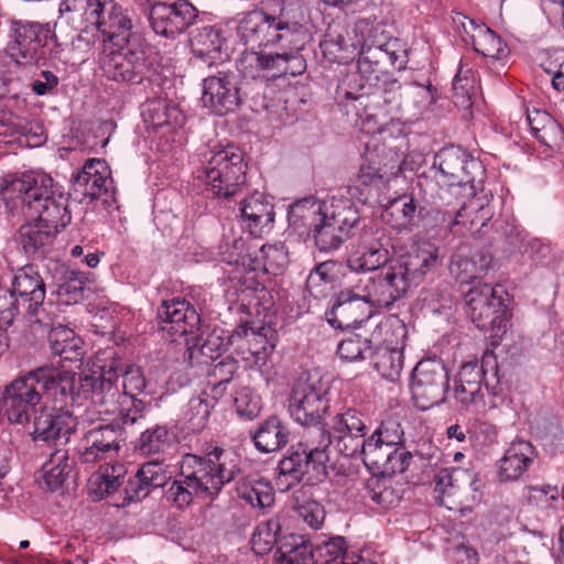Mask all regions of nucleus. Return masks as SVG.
<instances>
[{"mask_svg": "<svg viewBox=\"0 0 564 564\" xmlns=\"http://www.w3.org/2000/svg\"><path fill=\"white\" fill-rule=\"evenodd\" d=\"M328 409L327 387L317 375L301 377L289 397V413L307 430L324 427L323 415Z\"/></svg>", "mask_w": 564, "mask_h": 564, "instance_id": "8", "label": "nucleus"}, {"mask_svg": "<svg viewBox=\"0 0 564 564\" xmlns=\"http://www.w3.org/2000/svg\"><path fill=\"white\" fill-rule=\"evenodd\" d=\"M234 404L237 413L248 420L257 417L261 410V400L251 389L243 387L236 391Z\"/></svg>", "mask_w": 564, "mask_h": 564, "instance_id": "64", "label": "nucleus"}, {"mask_svg": "<svg viewBox=\"0 0 564 564\" xmlns=\"http://www.w3.org/2000/svg\"><path fill=\"white\" fill-rule=\"evenodd\" d=\"M264 11H253L247 14L239 24V34L246 44L251 46H271V18Z\"/></svg>", "mask_w": 564, "mask_h": 564, "instance_id": "42", "label": "nucleus"}, {"mask_svg": "<svg viewBox=\"0 0 564 564\" xmlns=\"http://www.w3.org/2000/svg\"><path fill=\"white\" fill-rule=\"evenodd\" d=\"M499 383L498 364L492 352L486 351L481 364L477 361L465 362L457 375L453 395L463 406L476 405L484 402L482 386L497 394Z\"/></svg>", "mask_w": 564, "mask_h": 564, "instance_id": "9", "label": "nucleus"}, {"mask_svg": "<svg viewBox=\"0 0 564 564\" xmlns=\"http://www.w3.org/2000/svg\"><path fill=\"white\" fill-rule=\"evenodd\" d=\"M87 279L85 274L76 270H66L63 275V282L58 286V297L65 304H76L83 301L89 289L86 286Z\"/></svg>", "mask_w": 564, "mask_h": 564, "instance_id": "54", "label": "nucleus"}, {"mask_svg": "<svg viewBox=\"0 0 564 564\" xmlns=\"http://www.w3.org/2000/svg\"><path fill=\"white\" fill-rule=\"evenodd\" d=\"M25 308L24 317L29 323V326L35 334L41 336L48 335V330L52 328H56V323L52 316V312L48 308H52V304L47 305L42 303H35V301L25 304L23 306Z\"/></svg>", "mask_w": 564, "mask_h": 564, "instance_id": "58", "label": "nucleus"}, {"mask_svg": "<svg viewBox=\"0 0 564 564\" xmlns=\"http://www.w3.org/2000/svg\"><path fill=\"white\" fill-rule=\"evenodd\" d=\"M7 56L19 66H32L45 58V46L52 39L48 23L29 20H10L7 31Z\"/></svg>", "mask_w": 564, "mask_h": 564, "instance_id": "7", "label": "nucleus"}, {"mask_svg": "<svg viewBox=\"0 0 564 564\" xmlns=\"http://www.w3.org/2000/svg\"><path fill=\"white\" fill-rule=\"evenodd\" d=\"M366 433H327L324 427L306 430L303 438L292 446L290 454L284 456L276 466L275 486L285 492L300 484L310 469L324 467L328 462V448L344 457H362L368 438Z\"/></svg>", "mask_w": 564, "mask_h": 564, "instance_id": "2", "label": "nucleus"}, {"mask_svg": "<svg viewBox=\"0 0 564 564\" xmlns=\"http://www.w3.org/2000/svg\"><path fill=\"white\" fill-rule=\"evenodd\" d=\"M329 204L315 199L314 197H305L292 204L289 209V217L294 221L301 220L303 224L311 220V226L321 216Z\"/></svg>", "mask_w": 564, "mask_h": 564, "instance_id": "61", "label": "nucleus"}, {"mask_svg": "<svg viewBox=\"0 0 564 564\" xmlns=\"http://www.w3.org/2000/svg\"><path fill=\"white\" fill-rule=\"evenodd\" d=\"M408 292L406 282L401 281L390 265L382 274L373 276L372 308L389 307Z\"/></svg>", "mask_w": 564, "mask_h": 564, "instance_id": "40", "label": "nucleus"}, {"mask_svg": "<svg viewBox=\"0 0 564 564\" xmlns=\"http://www.w3.org/2000/svg\"><path fill=\"white\" fill-rule=\"evenodd\" d=\"M454 21L455 23H460L467 34L469 33V29L476 32L470 35V40L474 50L478 54L490 58H501L506 55V45L501 37L491 29L477 25L474 20L460 13L458 14L457 20L454 19Z\"/></svg>", "mask_w": 564, "mask_h": 564, "instance_id": "37", "label": "nucleus"}, {"mask_svg": "<svg viewBox=\"0 0 564 564\" xmlns=\"http://www.w3.org/2000/svg\"><path fill=\"white\" fill-rule=\"evenodd\" d=\"M226 39L220 28L216 25H204L195 28L189 32L191 51L196 58L212 65L220 58Z\"/></svg>", "mask_w": 564, "mask_h": 564, "instance_id": "36", "label": "nucleus"}, {"mask_svg": "<svg viewBox=\"0 0 564 564\" xmlns=\"http://www.w3.org/2000/svg\"><path fill=\"white\" fill-rule=\"evenodd\" d=\"M433 167L437 169L438 182L447 186L468 185L473 192L485 175L482 163L456 145L441 149L434 155Z\"/></svg>", "mask_w": 564, "mask_h": 564, "instance_id": "12", "label": "nucleus"}, {"mask_svg": "<svg viewBox=\"0 0 564 564\" xmlns=\"http://www.w3.org/2000/svg\"><path fill=\"white\" fill-rule=\"evenodd\" d=\"M373 308L367 301L355 299L348 291H339L332 300V306L326 312L328 323L336 328L347 329L368 321Z\"/></svg>", "mask_w": 564, "mask_h": 564, "instance_id": "26", "label": "nucleus"}, {"mask_svg": "<svg viewBox=\"0 0 564 564\" xmlns=\"http://www.w3.org/2000/svg\"><path fill=\"white\" fill-rule=\"evenodd\" d=\"M240 473V458L231 452L215 447L205 456L187 454L181 463V476L189 480L188 487L214 499L223 487Z\"/></svg>", "mask_w": 564, "mask_h": 564, "instance_id": "3", "label": "nucleus"}, {"mask_svg": "<svg viewBox=\"0 0 564 564\" xmlns=\"http://www.w3.org/2000/svg\"><path fill=\"white\" fill-rule=\"evenodd\" d=\"M96 30L102 35L104 42H109L112 46L128 45L134 35L128 10L113 0L107 1Z\"/></svg>", "mask_w": 564, "mask_h": 564, "instance_id": "31", "label": "nucleus"}, {"mask_svg": "<svg viewBox=\"0 0 564 564\" xmlns=\"http://www.w3.org/2000/svg\"><path fill=\"white\" fill-rule=\"evenodd\" d=\"M373 367L380 376L391 382L399 380L403 369V350L401 347L376 346L370 355Z\"/></svg>", "mask_w": 564, "mask_h": 564, "instance_id": "47", "label": "nucleus"}, {"mask_svg": "<svg viewBox=\"0 0 564 564\" xmlns=\"http://www.w3.org/2000/svg\"><path fill=\"white\" fill-rule=\"evenodd\" d=\"M327 433H367L366 417L356 408H343L330 420Z\"/></svg>", "mask_w": 564, "mask_h": 564, "instance_id": "53", "label": "nucleus"}, {"mask_svg": "<svg viewBox=\"0 0 564 564\" xmlns=\"http://www.w3.org/2000/svg\"><path fill=\"white\" fill-rule=\"evenodd\" d=\"M368 90H360L357 94H365L364 101L369 100L372 105L381 107L382 111L387 115L398 112L402 106L404 94L410 95L419 87H403L402 84L389 76L383 78L378 85L367 87Z\"/></svg>", "mask_w": 564, "mask_h": 564, "instance_id": "35", "label": "nucleus"}, {"mask_svg": "<svg viewBox=\"0 0 564 564\" xmlns=\"http://www.w3.org/2000/svg\"><path fill=\"white\" fill-rule=\"evenodd\" d=\"M388 58L381 47L364 43L358 56V73L343 79L337 88V97L359 101L367 109L370 104H364L365 94L357 93L392 75Z\"/></svg>", "mask_w": 564, "mask_h": 564, "instance_id": "10", "label": "nucleus"}, {"mask_svg": "<svg viewBox=\"0 0 564 564\" xmlns=\"http://www.w3.org/2000/svg\"><path fill=\"white\" fill-rule=\"evenodd\" d=\"M453 101L460 109H469L473 106V97L476 91L475 79L470 68L460 66L453 80Z\"/></svg>", "mask_w": 564, "mask_h": 564, "instance_id": "59", "label": "nucleus"}, {"mask_svg": "<svg viewBox=\"0 0 564 564\" xmlns=\"http://www.w3.org/2000/svg\"><path fill=\"white\" fill-rule=\"evenodd\" d=\"M124 441V431L119 422L99 423L88 429L79 452L83 463L91 464L118 453Z\"/></svg>", "mask_w": 564, "mask_h": 564, "instance_id": "21", "label": "nucleus"}, {"mask_svg": "<svg viewBox=\"0 0 564 564\" xmlns=\"http://www.w3.org/2000/svg\"><path fill=\"white\" fill-rule=\"evenodd\" d=\"M74 463L69 459L65 449L56 448L50 454L48 460L42 466V479L44 487L50 491L63 488L72 473Z\"/></svg>", "mask_w": 564, "mask_h": 564, "instance_id": "45", "label": "nucleus"}, {"mask_svg": "<svg viewBox=\"0 0 564 564\" xmlns=\"http://www.w3.org/2000/svg\"><path fill=\"white\" fill-rule=\"evenodd\" d=\"M437 214L442 216V224L452 235L465 237L480 234L492 218L494 210L489 205L470 203L467 207H462L454 214L440 210Z\"/></svg>", "mask_w": 564, "mask_h": 564, "instance_id": "29", "label": "nucleus"}, {"mask_svg": "<svg viewBox=\"0 0 564 564\" xmlns=\"http://www.w3.org/2000/svg\"><path fill=\"white\" fill-rule=\"evenodd\" d=\"M341 264L335 260L323 261L314 267L306 279V289L314 297H323L340 273Z\"/></svg>", "mask_w": 564, "mask_h": 564, "instance_id": "48", "label": "nucleus"}, {"mask_svg": "<svg viewBox=\"0 0 564 564\" xmlns=\"http://www.w3.org/2000/svg\"><path fill=\"white\" fill-rule=\"evenodd\" d=\"M361 458L373 476H393L406 470L412 455L405 447H392L368 437Z\"/></svg>", "mask_w": 564, "mask_h": 564, "instance_id": "24", "label": "nucleus"}, {"mask_svg": "<svg viewBox=\"0 0 564 564\" xmlns=\"http://www.w3.org/2000/svg\"><path fill=\"white\" fill-rule=\"evenodd\" d=\"M276 561L280 564H314L315 554L312 546L301 541L300 536L290 535L280 541Z\"/></svg>", "mask_w": 564, "mask_h": 564, "instance_id": "50", "label": "nucleus"}, {"mask_svg": "<svg viewBox=\"0 0 564 564\" xmlns=\"http://www.w3.org/2000/svg\"><path fill=\"white\" fill-rule=\"evenodd\" d=\"M376 340H382L379 346L401 347L403 350L406 338L404 323L394 315L382 318L372 333Z\"/></svg>", "mask_w": 564, "mask_h": 564, "instance_id": "52", "label": "nucleus"}, {"mask_svg": "<svg viewBox=\"0 0 564 564\" xmlns=\"http://www.w3.org/2000/svg\"><path fill=\"white\" fill-rule=\"evenodd\" d=\"M2 399L10 423L29 424L39 411L45 409L35 369L18 376L8 383Z\"/></svg>", "mask_w": 564, "mask_h": 564, "instance_id": "11", "label": "nucleus"}, {"mask_svg": "<svg viewBox=\"0 0 564 564\" xmlns=\"http://www.w3.org/2000/svg\"><path fill=\"white\" fill-rule=\"evenodd\" d=\"M238 497L252 508L264 509L274 501V491L269 480L260 477H246L237 484Z\"/></svg>", "mask_w": 564, "mask_h": 564, "instance_id": "46", "label": "nucleus"}, {"mask_svg": "<svg viewBox=\"0 0 564 564\" xmlns=\"http://www.w3.org/2000/svg\"><path fill=\"white\" fill-rule=\"evenodd\" d=\"M503 286L478 284L466 294L468 315L477 328L489 332L492 344H498L507 333L509 312Z\"/></svg>", "mask_w": 564, "mask_h": 564, "instance_id": "5", "label": "nucleus"}, {"mask_svg": "<svg viewBox=\"0 0 564 564\" xmlns=\"http://www.w3.org/2000/svg\"><path fill=\"white\" fill-rule=\"evenodd\" d=\"M200 173L206 191L214 197L228 199L242 193L247 164L242 152L234 147H214L200 153Z\"/></svg>", "mask_w": 564, "mask_h": 564, "instance_id": "4", "label": "nucleus"}, {"mask_svg": "<svg viewBox=\"0 0 564 564\" xmlns=\"http://www.w3.org/2000/svg\"><path fill=\"white\" fill-rule=\"evenodd\" d=\"M33 430L30 435L35 442H44L50 446H64L69 442L75 430V417L67 411L42 409L31 419Z\"/></svg>", "mask_w": 564, "mask_h": 564, "instance_id": "22", "label": "nucleus"}, {"mask_svg": "<svg viewBox=\"0 0 564 564\" xmlns=\"http://www.w3.org/2000/svg\"><path fill=\"white\" fill-rule=\"evenodd\" d=\"M198 15V9L188 0L158 1L150 7L149 22L158 35L174 40L193 26Z\"/></svg>", "mask_w": 564, "mask_h": 564, "instance_id": "15", "label": "nucleus"}, {"mask_svg": "<svg viewBox=\"0 0 564 564\" xmlns=\"http://www.w3.org/2000/svg\"><path fill=\"white\" fill-rule=\"evenodd\" d=\"M212 405L204 400V395L193 397L183 414L185 429L192 433H198L207 425L212 413Z\"/></svg>", "mask_w": 564, "mask_h": 564, "instance_id": "57", "label": "nucleus"}, {"mask_svg": "<svg viewBox=\"0 0 564 564\" xmlns=\"http://www.w3.org/2000/svg\"><path fill=\"white\" fill-rule=\"evenodd\" d=\"M0 194L11 214L35 217L20 227L18 241L28 257L43 259L51 251L59 229L70 223L67 196L54 185L50 175L36 172L6 177Z\"/></svg>", "mask_w": 564, "mask_h": 564, "instance_id": "1", "label": "nucleus"}, {"mask_svg": "<svg viewBox=\"0 0 564 564\" xmlns=\"http://www.w3.org/2000/svg\"><path fill=\"white\" fill-rule=\"evenodd\" d=\"M172 435L166 425H154L141 433L138 448L144 455L159 454L170 447Z\"/></svg>", "mask_w": 564, "mask_h": 564, "instance_id": "56", "label": "nucleus"}, {"mask_svg": "<svg viewBox=\"0 0 564 564\" xmlns=\"http://www.w3.org/2000/svg\"><path fill=\"white\" fill-rule=\"evenodd\" d=\"M491 264V257L484 250H476L470 256L456 253L452 257L449 270L460 283H471L486 274Z\"/></svg>", "mask_w": 564, "mask_h": 564, "instance_id": "39", "label": "nucleus"}, {"mask_svg": "<svg viewBox=\"0 0 564 564\" xmlns=\"http://www.w3.org/2000/svg\"><path fill=\"white\" fill-rule=\"evenodd\" d=\"M449 389V376L441 359L421 360L413 370L412 398L421 410H427L445 401Z\"/></svg>", "mask_w": 564, "mask_h": 564, "instance_id": "14", "label": "nucleus"}, {"mask_svg": "<svg viewBox=\"0 0 564 564\" xmlns=\"http://www.w3.org/2000/svg\"><path fill=\"white\" fill-rule=\"evenodd\" d=\"M240 217L245 228L253 237H260L272 228L273 205L261 193H254L240 202Z\"/></svg>", "mask_w": 564, "mask_h": 564, "instance_id": "33", "label": "nucleus"}, {"mask_svg": "<svg viewBox=\"0 0 564 564\" xmlns=\"http://www.w3.org/2000/svg\"><path fill=\"white\" fill-rule=\"evenodd\" d=\"M310 488H301L293 495V508L299 516L312 528L319 529L324 523L326 512L324 507L308 495Z\"/></svg>", "mask_w": 564, "mask_h": 564, "instance_id": "51", "label": "nucleus"}, {"mask_svg": "<svg viewBox=\"0 0 564 564\" xmlns=\"http://www.w3.org/2000/svg\"><path fill=\"white\" fill-rule=\"evenodd\" d=\"M115 414L117 416L113 422H119L124 429L126 425H133L144 417V404L135 397L123 395Z\"/></svg>", "mask_w": 564, "mask_h": 564, "instance_id": "63", "label": "nucleus"}, {"mask_svg": "<svg viewBox=\"0 0 564 564\" xmlns=\"http://www.w3.org/2000/svg\"><path fill=\"white\" fill-rule=\"evenodd\" d=\"M393 167H389L383 161L382 150L378 147L373 149L367 147L354 178V188L360 192L358 199L366 203L368 200L366 192L388 181L389 175L393 174Z\"/></svg>", "mask_w": 564, "mask_h": 564, "instance_id": "30", "label": "nucleus"}, {"mask_svg": "<svg viewBox=\"0 0 564 564\" xmlns=\"http://www.w3.org/2000/svg\"><path fill=\"white\" fill-rule=\"evenodd\" d=\"M239 75L235 72H218L203 80L202 101L216 116L236 111L242 104Z\"/></svg>", "mask_w": 564, "mask_h": 564, "instance_id": "17", "label": "nucleus"}, {"mask_svg": "<svg viewBox=\"0 0 564 564\" xmlns=\"http://www.w3.org/2000/svg\"><path fill=\"white\" fill-rule=\"evenodd\" d=\"M251 437L259 452L273 453L289 443L290 430L278 416H270L258 425Z\"/></svg>", "mask_w": 564, "mask_h": 564, "instance_id": "38", "label": "nucleus"}, {"mask_svg": "<svg viewBox=\"0 0 564 564\" xmlns=\"http://www.w3.org/2000/svg\"><path fill=\"white\" fill-rule=\"evenodd\" d=\"M440 264L438 249L431 245L420 246L416 250L402 256L392 264L401 281L406 282L408 290L419 285L424 276Z\"/></svg>", "mask_w": 564, "mask_h": 564, "instance_id": "27", "label": "nucleus"}, {"mask_svg": "<svg viewBox=\"0 0 564 564\" xmlns=\"http://www.w3.org/2000/svg\"><path fill=\"white\" fill-rule=\"evenodd\" d=\"M171 479L167 466L160 460H150L140 466L123 489V505L147 498L153 489L164 487Z\"/></svg>", "mask_w": 564, "mask_h": 564, "instance_id": "28", "label": "nucleus"}, {"mask_svg": "<svg viewBox=\"0 0 564 564\" xmlns=\"http://www.w3.org/2000/svg\"><path fill=\"white\" fill-rule=\"evenodd\" d=\"M35 375L45 408L52 403L54 409L62 410L74 405L80 399V394H77L75 372L41 366L35 368Z\"/></svg>", "mask_w": 564, "mask_h": 564, "instance_id": "18", "label": "nucleus"}, {"mask_svg": "<svg viewBox=\"0 0 564 564\" xmlns=\"http://www.w3.org/2000/svg\"><path fill=\"white\" fill-rule=\"evenodd\" d=\"M105 48L101 69L107 79L120 85H141L152 73L151 63L142 50L128 45Z\"/></svg>", "mask_w": 564, "mask_h": 564, "instance_id": "13", "label": "nucleus"}, {"mask_svg": "<svg viewBox=\"0 0 564 564\" xmlns=\"http://www.w3.org/2000/svg\"><path fill=\"white\" fill-rule=\"evenodd\" d=\"M77 394L89 399L93 403L106 406L104 412L115 414L121 394L120 373L112 366L101 367L89 373H82L78 380Z\"/></svg>", "mask_w": 564, "mask_h": 564, "instance_id": "16", "label": "nucleus"}, {"mask_svg": "<svg viewBox=\"0 0 564 564\" xmlns=\"http://www.w3.org/2000/svg\"><path fill=\"white\" fill-rule=\"evenodd\" d=\"M11 286L22 306L35 301L42 303L45 299V283L33 265H25L14 274Z\"/></svg>", "mask_w": 564, "mask_h": 564, "instance_id": "41", "label": "nucleus"}, {"mask_svg": "<svg viewBox=\"0 0 564 564\" xmlns=\"http://www.w3.org/2000/svg\"><path fill=\"white\" fill-rule=\"evenodd\" d=\"M536 456L535 447L529 441H513L498 462L499 480L506 482L520 479Z\"/></svg>", "mask_w": 564, "mask_h": 564, "instance_id": "32", "label": "nucleus"}, {"mask_svg": "<svg viewBox=\"0 0 564 564\" xmlns=\"http://www.w3.org/2000/svg\"><path fill=\"white\" fill-rule=\"evenodd\" d=\"M156 319L161 330L167 332L172 340L176 337L194 335L199 330L200 316L185 299L163 300L156 308Z\"/></svg>", "mask_w": 564, "mask_h": 564, "instance_id": "20", "label": "nucleus"}, {"mask_svg": "<svg viewBox=\"0 0 564 564\" xmlns=\"http://www.w3.org/2000/svg\"><path fill=\"white\" fill-rule=\"evenodd\" d=\"M360 220L350 199H333L313 224L312 234L321 252L337 250L351 235Z\"/></svg>", "mask_w": 564, "mask_h": 564, "instance_id": "6", "label": "nucleus"}, {"mask_svg": "<svg viewBox=\"0 0 564 564\" xmlns=\"http://www.w3.org/2000/svg\"><path fill=\"white\" fill-rule=\"evenodd\" d=\"M360 249L348 259V265L351 270L375 271L386 263L390 258L392 248L390 237L382 228H370L365 230L361 236Z\"/></svg>", "mask_w": 564, "mask_h": 564, "instance_id": "25", "label": "nucleus"}, {"mask_svg": "<svg viewBox=\"0 0 564 564\" xmlns=\"http://www.w3.org/2000/svg\"><path fill=\"white\" fill-rule=\"evenodd\" d=\"M391 476H373L366 486L365 498L381 509H390L395 507L401 496L399 490L393 486Z\"/></svg>", "mask_w": 564, "mask_h": 564, "instance_id": "49", "label": "nucleus"}, {"mask_svg": "<svg viewBox=\"0 0 564 564\" xmlns=\"http://www.w3.org/2000/svg\"><path fill=\"white\" fill-rule=\"evenodd\" d=\"M271 46L279 50H304L307 30L304 26V13L299 4H283L271 18Z\"/></svg>", "mask_w": 564, "mask_h": 564, "instance_id": "19", "label": "nucleus"}, {"mask_svg": "<svg viewBox=\"0 0 564 564\" xmlns=\"http://www.w3.org/2000/svg\"><path fill=\"white\" fill-rule=\"evenodd\" d=\"M280 529L279 519H270L257 525L250 541L254 553L264 555L271 551L273 545L280 544L278 540Z\"/></svg>", "mask_w": 564, "mask_h": 564, "instance_id": "60", "label": "nucleus"}, {"mask_svg": "<svg viewBox=\"0 0 564 564\" xmlns=\"http://www.w3.org/2000/svg\"><path fill=\"white\" fill-rule=\"evenodd\" d=\"M47 340L52 354L59 356L62 360L70 362L82 360V340L67 326L58 323L56 328L48 330Z\"/></svg>", "mask_w": 564, "mask_h": 564, "instance_id": "44", "label": "nucleus"}, {"mask_svg": "<svg viewBox=\"0 0 564 564\" xmlns=\"http://www.w3.org/2000/svg\"><path fill=\"white\" fill-rule=\"evenodd\" d=\"M344 552V538H332L315 547V564H340V561H347Z\"/></svg>", "mask_w": 564, "mask_h": 564, "instance_id": "62", "label": "nucleus"}, {"mask_svg": "<svg viewBox=\"0 0 564 564\" xmlns=\"http://www.w3.org/2000/svg\"><path fill=\"white\" fill-rule=\"evenodd\" d=\"M381 218L397 232H410L419 227L421 209L412 195H399L383 206Z\"/></svg>", "mask_w": 564, "mask_h": 564, "instance_id": "34", "label": "nucleus"}, {"mask_svg": "<svg viewBox=\"0 0 564 564\" xmlns=\"http://www.w3.org/2000/svg\"><path fill=\"white\" fill-rule=\"evenodd\" d=\"M241 339H247L250 352L253 356H260L261 354L267 356L275 347V333L269 326H261L254 330L248 323L240 324L227 336V345H234Z\"/></svg>", "mask_w": 564, "mask_h": 564, "instance_id": "43", "label": "nucleus"}, {"mask_svg": "<svg viewBox=\"0 0 564 564\" xmlns=\"http://www.w3.org/2000/svg\"><path fill=\"white\" fill-rule=\"evenodd\" d=\"M373 339L362 337L359 334H349L337 345V355L345 361L364 360L372 354Z\"/></svg>", "mask_w": 564, "mask_h": 564, "instance_id": "55", "label": "nucleus"}, {"mask_svg": "<svg viewBox=\"0 0 564 564\" xmlns=\"http://www.w3.org/2000/svg\"><path fill=\"white\" fill-rule=\"evenodd\" d=\"M110 174L111 172L105 160H87L72 177L74 195L80 196L78 198L80 202L84 198L95 200L104 197V202L107 203L108 198L112 196L110 192L113 182Z\"/></svg>", "mask_w": 564, "mask_h": 564, "instance_id": "23", "label": "nucleus"}]
</instances>
